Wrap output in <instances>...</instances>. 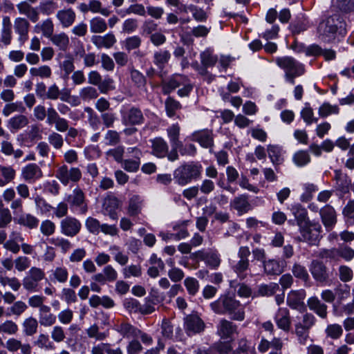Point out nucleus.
<instances>
[{"label": "nucleus", "instance_id": "obj_1", "mask_svg": "<svg viewBox=\"0 0 354 354\" xmlns=\"http://www.w3.org/2000/svg\"><path fill=\"white\" fill-rule=\"evenodd\" d=\"M210 307L214 313L220 315L227 314L234 320L243 321L245 319L244 306L233 297L221 295L211 303Z\"/></svg>", "mask_w": 354, "mask_h": 354}, {"label": "nucleus", "instance_id": "obj_2", "mask_svg": "<svg viewBox=\"0 0 354 354\" xmlns=\"http://www.w3.org/2000/svg\"><path fill=\"white\" fill-rule=\"evenodd\" d=\"M274 61L276 64L284 71L285 81L290 84H294L295 79L305 73L304 65L292 57H277Z\"/></svg>", "mask_w": 354, "mask_h": 354}, {"label": "nucleus", "instance_id": "obj_3", "mask_svg": "<svg viewBox=\"0 0 354 354\" xmlns=\"http://www.w3.org/2000/svg\"><path fill=\"white\" fill-rule=\"evenodd\" d=\"M202 170L203 167L199 162H189L185 163L175 169L174 179L176 184L185 186L193 180L199 178Z\"/></svg>", "mask_w": 354, "mask_h": 354}, {"label": "nucleus", "instance_id": "obj_4", "mask_svg": "<svg viewBox=\"0 0 354 354\" xmlns=\"http://www.w3.org/2000/svg\"><path fill=\"white\" fill-rule=\"evenodd\" d=\"M343 22L337 15H333L328 17L320 23L318 31L322 36V39L330 41L335 37V33L339 30L340 33L342 31Z\"/></svg>", "mask_w": 354, "mask_h": 354}, {"label": "nucleus", "instance_id": "obj_5", "mask_svg": "<svg viewBox=\"0 0 354 354\" xmlns=\"http://www.w3.org/2000/svg\"><path fill=\"white\" fill-rule=\"evenodd\" d=\"M66 201L72 211L85 214L88 211V205L84 192L80 187H75L72 193L67 196Z\"/></svg>", "mask_w": 354, "mask_h": 354}, {"label": "nucleus", "instance_id": "obj_6", "mask_svg": "<svg viewBox=\"0 0 354 354\" xmlns=\"http://www.w3.org/2000/svg\"><path fill=\"white\" fill-rule=\"evenodd\" d=\"M300 240L315 245L321 237L322 226L319 223L309 221L307 225L299 227Z\"/></svg>", "mask_w": 354, "mask_h": 354}, {"label": "nucleus", "instance_id": "obj_7", "mask_svg": "<svg viewBox=\"0 0 354 354\" xmlns=\"http://www.w3.org/2000/svg\"><path fill=\"white\" fill-rule=\"evenodd\" d=\"M120 112L122 123L124 125H139L144 122L141 110L136 107L123 106Z\"/></svg>", "mask_w": 354, "mask_h": 354}, {"label": "nucleus", "instance_id": "obj_8", "mask_svg": "<svg viewBox=\"0 0 354 354\" xmlns=\"http://www.w3.org/2000/svg\"><path fill=\"white\" fill-rule=\"evenodd\" d=\"M56 177L65 186L68 185L69 182L76 183L82 178V172L77 167L68 168L66 165L60 167L57 173Z\"/></svg>", "mask_w": 354, "mask_h": 354}, {"label": "nucleus", "instance_id": "obj_9", "mask_svg": "<svg viewBox=\"0 0 354 354\" xmlns=\"http://www.w3.org/2000/svg\"><path fill=\"white\" fill-rule=\"evenodd\" d=\"M46 123L48 125H54L55 129L59 132H66L69 127V122L60 117L57 111L53 107L47 109Z\"/></svg>", "mask_w": 354, "mask_h": 354}, {"label": "nucleus", "instance_id": "obj_10", "mask_svg": "<svg viewBox=\"0 0 354 354\" xmlns=\"http://www.w3.org/2000/svg\"><path fill=\"white\" fill-rule=\"evenodd\" d=\"M81 227V223L72 216H67L60 221V232L66 236H75L80 232Z\"/></svg>", "mask_w": 354, "mask_h": 354}, {"label": "nucleus", "instance_id": "obj_11", "mask_svg": "<svg viewBox=\"0 0 354 354\" xmlns=\"http://www.w3.org/2000/svg\"><path fill=\"white\" fill-rule=\"evenodd\" d=\"M305 297L306 292L304 290H291L287 295L286 304L291 309L301 312L306 308Z\"/></svg>", "mask_w": 354, "mask_h": 354}, {"label": "nucleus", "instance_id": "obj_12", "mask_svg": "<svg viewBox=\"0 0 354 354\" xmlns=\"http://www.w3.org/2000/svg\"><path fill=\"white\" fill-rule=\"evenodd\" d=\"M30 24L26 18L18 17L15 19L13 28L15 32L18 35V41L21 45L25 44L28 39V32Z\"/></svg>", "mask_w": 354, "mask_h": 354}, {"label": "nucleus", "instance_id": "obj_13", "mask_svg": "<svg viewBox=\"0 0 354 354\" xmlns=\"http://www.w3.org/2000/svg\"><path fill=\"white\" fill-rule=\"evenodd\" d=\"M322 257L333 259H338L339 257H342L344 260L349 261L354 257V250L348 246H342L339 248H333L324 251Z\"/></svg>", "mask_w": 354, "mask_h": 354}, {"label": "nucleus", "instance_id": "obj_14", "mask_svg": "<svg viewBox=\"0 0 354 354\" xmlns=\"http://www.w3.org/2000/svg\"><path fill=\"white\" fill-rule=\"evenodd\" d=\"M274 321L279 329L289 331L291 326L289 310L287 308H279L274 314Z\"/></svg>", "mask_w": 354, "mask_h": 354}, {"label": "nucleus", "instance_id": "obj_15", "mask_svg": "<svg viewBox=\"0 0 354 354\" xmlns=\"http://www.w3.org/2000/svg\"><path fill=\"white\" fill-rule=\"evenodd\" d=\"M319 215L326 229L328 231L331 230L337 223V214L335 209L329 205H325L320 209Z\"/></svg>", "mask_w": 354, "mask_h": 354}, {"label": "nucleus", "instance_id": "obj_16", "mask_svg": "<svg viewBox=\"0 0 354 354\" xmlns=\"http://www.w3.org/2000/svg\"><path fill=\"white\" fill-rule=\"evenodd\" d=\"M292 214L294 216L298 227L309 223L310 219L308 216L306 209L299 203H295L288 207Z\"/></svg>", "mask_w": 354, "mask_h": 354}, {"label": "nucleus", "instance_id": "obj_17", "mask_svg": "<svg viewBox=\"0 0 354 354\" xmlns=\"http://www.w3.org/2000/svg\"><path fill=\"white\" fill-rule=\"evenodd\" d=\"M21 176L25 181L35 183L42 177L43 174L37 165L30 163L22 168Z\"/></svg>", "mask_w": 354, "mask_h": 354}, {"label": "nucleus", "instance_id": "obj_18", "mask_svg": "<svg viewBox=\"0 0 354 354\" xmlns=\"http://www.w3.org/2000/svg\"><path fill=\"white\" fill-rule=\"evenodd\" d=\"M237 326L225 319H222L218 326L217 333L221 339H232V335L236 333Z\"/></svg>", "mask_w": 354, "mask_h": 354}, {"label": "nucleus", "instance_id": "obj_19", "mask_svg": "<svg viewBox=\"0 0 354 354\" xmlns=\"http://www.w3.org/2000/svg\"><path fill=\"white\" fill-rule=\"evenodd\" d=\"M56 18L64 28L71 26L75 21L76 14L72 8H64L56 13Z\"/></svg>", "mask_w": 354, "mask_h": 354}, {"label": "nucleus", "instance_id": "obj_20", "mask_svg": "<svg viewBox=\"0 0 354 354\" xmlns=\"http://www.w3.org/2000/svg\"><path fill=\"white\" fill-rule=\"evenodd\" d=\"M91 41L97 48H110L116 43V38L112 32H109L104 35L92 36Z\"/></svg>", "mask_w": 354, "mask_h": 354}, {"label": "nucleus", "instance_id": "obj_21", "mask_svg": "<svg viewBox=\"0 0 354 354\" xmlns=\"http://www.w3.org/2000/svg\"><path fill=\"white\" fill-rule=\"evenodd\" d=\"M185 328L189 335L201 332L204 328V323L197 316H189L185 319Z\"/></svg>", "mask_w": 354, "mask_h": 354}, {"label": "nucleus", "instance_id": "obj_22", "mask_svg": "<svg viewBox=\"0 0 354 354\" xmlns=\"http://www.w3.org/2000/svg\"><path fill=\"white\" fill-rule=\"evenodd\" d=\"M17 8L19 14L26 15L32 23H35L39 19L37 8L32 7L27 1H21L17 5Z\"/></svg>", "mask_w": 354, "mask_h": 354}, {"label": "nucleus", "instance_id": "obj_23", "mask_svg": "<svg viewBox=\"0 0 354 354\" xmlns=\"http://www.w3.org/2000/svg\"><path fill=\"white\" fill-rule=\"evenodd\" d=\"M191 140L198 142L204 148H209L213 145L212 133L208 130L194 132L191 135Z\"/></svg>", "mask_w": 354, "mask_h": 354}, {"label": "nucleus", "instance_id": "obj_24", "mask_svg": "<svg viewBox=\"0 0 354 354\" xmlns=\"http://www.w3.org/2000/svg\"><path fill=\"white\" fill-rule=\"evenodd\" d=\"M38 318V322L44 327L52 326L57 320L56 315L51 313L50 307L48 306H43V308L39 310Z\"/></svg>", "mask_w": 354, "mask_h": 354}, {"label": "nucleus", "instance_id": "obj_25", "mask_svg": "<svg viewBox=\"0 0 354 354\" xmlns=\"http://www.w3.org/2000/svg\"><path fill=\"white\" fill-rule=\"evenodd\" d=\"M152 154L162 158L166 157L169 147L167 142L161 137H157L150 140Z\"/></svg>", "mask_w": 354, "mask_h": 354}, {"label": "nucleus", "instance_id": "obj_26", "mask_svg": "<svg viewBox=\"0 0 354 354\" xmlns=\"http://www.w3.org/2000/svg\"><path fill=\"white\" fill-rule=\"evenodd\" d=\"M309 309L319 317L325 319L327 317V306L322 303L317 297H311L307 301Z\"/></svg>", "mask_w": 354, "mask_h": 354}, {"label": "nucleus", "instance_id": "obj_27", "mask_svg": "<svg viewBox=\"0 0 354 354\" xmlns=\"http://www.w3.org/2000/svg\"><path fill=\"white\" fill-rule=\"evenodd\" d=\"M15 222L28 229H35L39 225V220L30 213L22 212L15 217Z\"/></svg>", "mask_w": 354, "mask_h": 354}, {"label": "nucleus", "instance_id": "obj_28", "mask_svg": "<svg viewBox=\"0 0 354 354\" xmlns=\"http://www.w3.org/2000/svg\"><path fill=\"white\" fill-rule=\"evenodd\" d=\"M310 270L314 279L318 281L323 282L328 278L326 267L319 261H313Z\"/></svg>", "mask_w": 354, "mask_h": 354}, {"label": "nucleus", "instance_id": "obj_29", "mask_svg": "<svg viewBox=\"0 0 354 354\" xmlns=\"http://www.w3.org/2000/svg\"><path fill=\"white\" fill-rule=\"evenodd\" d=\"M2 27L1 29V41L5 45L8 46L11 44L12 41V30L10 19L8 16H5L1 21Z\"/></svg>", "mask_w": 354, "mask_h": 354}, {"label": "nucleus", "instance_id": "obj_30", "mask_svg": "<svg viewBox=\"0 0 354 354\" xmlns=\"http://www.w3.org/2000/svg\"><path fill=\"white\" fill-rule=\"evenodd\" d=\"M118 207V201L116 198L112 197L105 199L103 204V211L105 215H108L112 220L118 218L116 209Z\"/></svg>", "mask_w": 354, "mask_h": 354}, {"label": "nucleus", "instance_id": "obj_31", "mask_svg": "<svg viewBox=\"0 0 354 354\" xmlns=\"http://www.w3.org/2000/svg\"><path fill=\"white\" fill-rule=\"evenodd\" d=\"M267 151L268 157L275 167L281 165L283 162V153L281 147L270 145L268 146Z\"/></svg>", "mask_w": 354, "mask_h": 354}, {"label": "nucleus", "instance_id": "obj_32", "mask_svg": "<svg viewBox=\"0 0 354 354\" xmlns=\"http://www.w3.org/2000/svg\"><path fill=\"white\" fill-rule=\"evenodd\" d=\"M15 170L11 166L0 164V187H4L15 178Z\"/></svg>", "mask_w": 354, "mask_h": 354}, {"label": "nucleus", "instance_id": "obj_33", "mask_svg": "<svg viewBox=\"0 0 354 354\" xmlns=\"http://www.w3.org/2000/svg\"><path fill=\"white\" fill-rule=\"evenodd\" d=\"M92 354H123L122 349L119 347L113 348L111 344L108 343H100L91 349Z\"/></svg>", "mask_w": 354, "mask_h": 354}, {"label": "nucleus", "instance_id": "obj_34", "mask_svg": "<svg viewBox=\"0 0 354 354\" xmlns=\"http://www.w3.org/2000/svg\"><path fill=\"white\" fill-rule=\"evenodd\" d=\"M232 207L237 210L239 214L247 212L250 209V203L248 196L245 194L239 195L235 197L230 203Z\"/></svg>", "mask_w": 354, "mask_h": 354}, {"label": "nucleus", "instance_id": "obj_35", "mask_svg": "<svg viewBox=\"0 0 354 354\" xmlns=\"http://www.w3.org/2000/svg\"><path fill=\"white\" fill-rule=\"evenodd\" d=\"M201 254L199 256L205 263L212 268H216L221 263L220 255L216 251L210 250L205 253L201 252Z\"/></svg>", "mask_w": 354, "mask_h": 354}, {"label": "nucleus", "instance_id": "obj_36", "mask_svg": "<svg viewBox=\"0 0 354 354\" xmlns=\"http://www.w3.org/2000/svg\"><path fill=\"white\" fill-rule=\"evenodd\" d=\"M171 54L169 50L160 49L154 52L153 62L158 68L162 69L168 63Z\"/></svg>", "mask_w": 354, "mask_h": 354}, {"label": "nucleus", "instance_id": "obj_37", "mask_svg": "<svg viewBox=\"0 0 354 354\" xmlns=\"http://www.w3.org/2000/svg\"><path fill=\"white\" fill-rule=\"evenodd\" d=\"M187 79V77L185 75L176 74L169 80L165 84L164 88L166 92L169 93L185 84Z\"/></svg>", "mask_w": 354, "mask_h": 354}, {"label": "nucleus", "instance_id": "obj_38", "mask_svg": "<svg viewBox=\"0 0 354 354\" xmlns=\"http://www.w3.org/2000/svg\"><path fill=\"white\" fill-rule=\"evenodd\" d=\"M180 127L178 123L173 124L167 129V134L171 146H180L181 142L179 140Z\"/></svg>", "mask_w": 354, "mask_h": 354}, {"label": "nucleus", "instance_id": "obj_39", "mask_svg": "<svg viewBox=\"0 0 354 354\" xmlns=\"http://www.w3.org/2000/svg\"><path fill=\"white\" fill-rule=\"evenodd\" d=\"M302 189L303 192L299 199L301 202L307 203L313 198L314 194L319 190V188L315 184L306 183L302 185Z\"/></svg>", "mask_w": 354, "mask_h": 354}, {"label": "nucleus", "instance_id": "obj_40", "mask_svg": "<svg viewBox=\"0 0 354 354\" xmlns=\"http://www.w3.org/2000/svg\"><path fill=\"white\" fill-rule=\"evenodd\" d=\"M51 42L61 50H66L69 45V37L65 32L53 35L50 38Z\"/></svg>", "mask_w": 354, "mask_h": 354}, {"label": "nucleus", "instance_id": "obj_41", "mask_svg": "<svg viewBox=\"0 0 354 354\" xmlns=\"http://www.w3.org/2000/svg\"><path fill=\"white\" fill-rule=\"evenodd\" d=\"M142 199L138 195L132 196L129 201L128 213L130 216H136L141 212Z\"/></svg>", "mask_w": 354, "mask_h": 354}, {"label": "nucleus", "instance_id": "obj_42", "mask_svg": "<svg viewBox=\"0 0 354 354\" xmlns=\"http://www.w3.org/2000/svg\"><path fill=\"white\" fill-rule=\"evenodd\" d=\"M49 243L60 249L63 254H66L72 248L71 241L62 236H55L49 239Z\"/></svg>", "mask_w": 354, "mask_h": 354}, {"label": "nucleus", "instance_id": "obj_43", "mask_svg": "<svg viewBox=\"0 0 354 354\" xmlns=\"http://www.w3.org/2000/svg\"><path fill=\"white\" fill-rule=\"evenodd\" d=\"M38 323V321L32 317L26 318L22 324L24 333L27 336L35 334L37 331Z\"/></svg>", "mask_w": 354, "mask_h": 354}, {"label": "nucleus", "instance_id": "obj_44", "mask_svg": "<svg viewBox=\"0 0 354 354\" xmlns=\"http://www.w3.org/2000/svg\"><path fill=\"white\" fill-rule=\"evenodd\" d=\"M29 73L32 77H38L41 79L50 78L52 75V70L47 65L32 67L30 68Z\"/></svg>", "mask_w": 354, "mask_h": 354}, {"label": "nucleus", "instance_id": "obj_45", "mask_svg": "<svg viewBox=\"0 0 354 354\" xmlns=\"http://www.w3.org/2000/svg\"><path fill=\"white\" fill-rule=\"evenodd\" d=\"M115 330L126 337H133L139 333V329L128 323H122L115 326Z\"/></svg>", "mask_w": 354, "mask_h": 354}, {"label": "nucleus", "instance_id": "obj_46", "mask_svg": "<svg viewBox=\"0 0 354 354\" xmlns=\"http://www.w3.org/2000/svg\"><path fill=\"white\" fill-rule=\"evenodd\" d=\"M200 57L201 62L205 67H212L218 62V57L209 49L202 52Z\"/></svg>", "mask_w": 354, "mask_h": 354}, {"label": "nucleus", "instance_id": "obj_47", "mask_svg": "<svg viewBox=\"0 0 354 354\" xmlns=\"http://www.w3.org/2000/svg\"><path fill=\"white\" fill-rule=\"evenodd\" d=\"M292 161L296 166L301 167L310 162V157L306 151L299 150L294 153Z\"/></svg>", "mask_w": 354, "mask_h": 354}, {"label": "nucleus", "instance_id": "obj_48", "mask_svg": "<svg viewBox=\"0 0 354 354\" xmlns=\"http://www.w3.org/2000/svg\"><path fill=\"white\" fill-rule=\"evenodd\" d=\"M90 30L94 33H101L104 32L107 28L106 21L100 17H95L90 21Z\"/></svg>", "mask_w": 354, "mask_h": 354}, {"label": "nucleus", "instance_id": "obj_49", "mask_svg": "<svg viewBox=\"0 0 354 354\" xmlns=\"http://www.w3.org/2000/svg\"><path fill=\"white\" fill-rule=\"evenodd\" d=\"M279 289L276 283L269 284H261L259 286L257 295L262 297H270L275 294Z\"/></svg>", "mask_w": 354, "mask_h": 354}, {"label": "nucleus", "instance_id": "obj_50", "mask_svg": "<svg viewBox=\"0 0 354 354\" xmlns=\"http://www.w3.org/2000/svg\"><path fill=\"white\" fill-rule=\"evenodd\" d=\"M12 220V216L10 209L5 207L2 201L0 200V229L6 227Z\"/></svg>", "mask_w": 354, "mask_h": 354}, {"label": "nucleus", "instance_id": "obj_51", "mask_svg": "<svg viewBox=\"0 0 354 354\" xmlns=\"http://www.w3.org/2000/svg\"><path fill=\"white\" fill-rule=\"evenodd\" d=\"M28 123V118L23 115H19L11 118L8 121V128L12 130H18L26 127Z\"/></svg>", "mask_w": 354, "mask_h": 354}, {"label": "nucleus", "instance_id": "obj_52", "mask_svg": "<svg viewBox=\"0 0 354 354\" xmlns=\"http://www.w3.org/2000/svg\"><path fill=\"white\" fill-rule=\"evenodd\" d=\"M53 279L60 283H64L66 282L68 277V271L65 266H58L52 270Z\"/></svg>", "mask_w": 354, "mask_h": 354}, {"label": "nucleus", "instance_id": "obj_53", "mask_svg": "<svg viewBox=\"0 0 354 354\" xmlns=\"http://www.w3.org/2000/svg\"><path fill=\"white\" fill-rule=\"evenodd\" d=\"M254 347L251 346L246 339L242 338L239 340L238 347L232 354H254Z\"/></svg>", "mask_w": 354, "mask_h": 354}, {"label": "nucleus", "instance_id": "obj_54", "mask_svg": "<svg viewBox=\"0 0 354 354\" xmlns=\"http://www.w3.org/2000/svg\"><path fill=\"white\" fill-rule=\"evenodd\" d=\"M264 270L268 274H279L283 268L278 261L270 259L263 263Z\"/></svg>", "mask_w": 354, "mask_h": 354}, {"label": "nucleus", "instance_id": "obj_55", "mask_svg": "<svg viewBox=\"0 0 354 354\" xmlns=\"http://www.w3.org/2000/svg\"><path fill=\"white\" fill-rule=\"evenodd\" d=\"M167 115L169 118H173L176 115V112L181 109V104L179 102L171 97H168L165 103Z\"/></svg>", "mask_w": 354, "mask_h": 354}, {"label": "nucleus", "instance_id": "obj_56", "mask_svg": "<svg viewBox=\"0 0 354 354\" xmlns=\"http://www.w3.org/2000/svg\"><path fill=\"white\" fill-rule=\"evenodd\" d=\"M142 43L141 38L138 35H133L127 37L123 41L122 45L125 50L131 51L138 48Z\"/></svg>", "mask_w": 354, "mask_h": 354}, {"label": "nucleus", "instance_id": "obj_57", "mask_svg": "<svg viewBox=\"0 0 354 354\" xmlns=\"http://www.w3.org/2000/svg\"><path fill=\"white\" fill-rule=\"evenodd\" d=\"M131 80L134 85L139 88H142L146 84V78L138 70L132 68L130 70Z\"/></svg>", "mask_w": 354, "mask_h": 354}, {"label": "nucleus", "instance_id": "obj_58", "mask_svg": "<svg viewBox=\"0 0 354 354\" xmlns=\"http://www.w3.org/2000/svg\"><path fill=\"white\" fill-rule=\"evenodd\" d=\"M301 117L307 125L317 122L318 120L314 117L313 110L308 103H306L305 106L301 111Z\"/></svg>", "mask_w": 354, "mask_h": 354}, {"label": "nucleus", "instance_id": "obj_59", "mask_svg": "<svg viewBox=\"0 0 354 354\" xmlns=\"http://www.w3.org/2000/svg\"><path fill=\"white\" fill-rule=\"evenodd\" d=\"M184 286L188 294L194 296L199 290L200 285L198 280L194 277H188L184 281Z\"/></svg>", "mask_w": 354, "mask_h": 354}, {"label": "nucleus", "instance_id": "obj_60", "mask_svg": "<svg viewBox=\"0 0 354 354\" xmlns=\"http://www.w3.org/2000/svg\"><path fill=\"white\" fill-rule=\"evenodd\" d=\"M18 330L17 324L12 320H6L0 324V333L14 335L18 332Z\"/></svg>", "mask_w": 354, "mask_h": 354}, {"label": "nucleus", "instance_id": "obj_61", "mask_svg": "<svg viewBox=\"0 0 354 354\" xmlns=\"http://www.w3.org/2000/svg\"><path fill=\"white\" fill-rule=\"evenodd\" d=\"M295 334L297 336V339L299 342L301 344H306V341L308 338V329L306 328L301 325L300 322H297L295 324Z\"/></svg>", "mask_w": 354, "mask_h": 354}, {"label": "nucleus", "instance_id": "obj_62", "mask_svg": "<svg viewBox=\"0 0 354 354\" xmlns=\"http://www.w3.org/2000/svg\"><path fill=\"white\" fill-rule=\"evenodd\" d=\"M57 8V4L52 0H44L40 2L39 9L46 15L53 14Z\"/></svg>", "mask_w": 354, "mask_h": 354}, {"label": "nucleus", "instance_id": "obj_63", "mask_svg": "<svg viewBox=\"0 0 354 354\" xmlns=\"http://www.w3.org/2000/svg\"><path fill=\"white\" fill-rule=\"evenodd\" d=\"M80 97L84 101H89L98 97L97 89L92 86H86L80 91Z\"/></svg>", "mask_w": 354, "mask_h": 354}, {"label": "nucleus", "instance_id": "obj_64", "mask_svg": "<svg viewBox=\"0 0 354 354\" xmlns=\"http://www.w3.org/2000/svg\"><path fill=\"white\" fill-rule=\"evenodd\" d=\"M339 108L336 105H331L328 102H324L319 108V115L322 118H326L330 114H337Z\"/></svg>", "mask_w": 354, "mask_h": 354}]
</instances>
